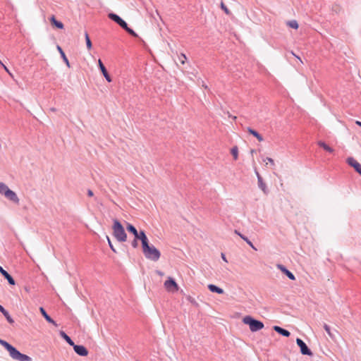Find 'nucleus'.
I'll use <instances>...</instances> for the list:
<instances>
[{
    "mask_svg": "<svg viewBox=\"0 0 361 361\" xmlns=\"http://www.w3.org/2000/svg\"><path fill=\"white\" fill-rule=\"evenodd\" d=\"M142 252L144 256L153 262H157L160 257L161 252L154 245H149L148 238L142 243Z\"/></svg>",
    "mask_w": 361,
    "mask_h": 361,
    "instance_id": "nucleus-1",
    "label": "nucleus"
},
{
    "mask_svg": "<svg viewBox=\"0 0 361 361\" xmlns=\"http://www.w3.org/2000/svg\"><path fill=\"white\" fill-rule=\"evenodd\" d=\"M0 344L8 351L10 356L13 359L19 361H31V358L29 356L22 354L8 342L0 339Z\"/></svg>",
    "mask_w": 361,
    "mask_h": 361,
    "instance_id": "nucleus-2",
    "label": "nucleus"
},
{
    "mask_svg": "<svg viewBox=\"0 0 361 361\" xmlns=\"http://www.w3.org/2000/svg\"><path fill=\"white\" fill-rule=\"evenodd\" d=\"M113 234L116 239L119 242H126L127 240V235L125 232L124 228L118 220L114 221L113 225Z\"/></svg>",
    "mask_w": 361,
    "mask_h": 361,
    "instance_id": "nucleus-3",
    "label": "nucleus"
},
{
    "mask_svg": "<svg viewBox=\"0 0 361 361\" xmlns=\"http://www.w3.org/2000/svg\"><path fill=\"white\" fill-rule=\"evenodd\" d=\"M243 322L249 326L251 331L255 332L264 328V324L258 320L253 319L250 316H246L243 319Z\"/></svg>",
    "mask_w": 361,
    "mask_h": 361,
    "instance_id": "nucleus-4",
    "label": "nucleus"
},
{
    "mask_svg": "<svg viewBox=\"0 0 361 361\" xmlns=\"http://www.w3.org/2000/svg\"><path fill=\"white\" fill-rule=\"evenodd\" d=\"M126 228L128 232L131 233L134 235L135 238L139 239L141 241V243L144 242V239L145 240L147 239V237L144 231H140L138 232L135 226H133L132 224H127Z\"/></svg>",
    "mask_w": 361,
    "mask_h": 361,
    "instance_id": "nucleus-5",
    "label": "nucleus"
},
{
    "mask_svg": "<svg viewBox=\"0 0 361 361\" xmlns=\"http://www.w3.org/2000/svg\"><path fill=\"white\" fill-rule=\"evenodd\" d=\"M164 286L166 291L169 293H176L178 290V286L177 283L171 277L164 282Z\"/></svg>",
    "mask_w": 361,
    "mask_h": 361,
    "instance_id": "nucleus-6",
    "label": "nucleus"
},
{
    "mask_svg": "<svg viewBox=\"0 0 361 361\" xmlns=\"http://www.w3.org/2000/svg\"><path fill=\"white\" fill-rule=\"evenodd\" d=\"M296 343L300 348V353L305 355H312V352L308 348L305 342L300 338L296 339Z\"/></svg>",
    "mask_w": 361,
    "mask_h": 361,
    "instance_id": "nucleus-7",
    "label": "nucleus"
},
{
    "mask_svg": "<svg viewBox=\"0 0 361 361\" xmlns=\"http://www.w3.org/2000/svg\"><path fill=\"white\" fill-rule=\"evenodd\" d=\"M346 161L361 176V164L353 157H348Z\"/></svg>",
    "mask_w": 361,
    "mask_h": 361,
    "instance_id": "nucleus-8",
    "label": "nucleus"
},
{
    "mask_svg": "<svg viewBox=\"0 0 361 361\" xmlns=\"http://www.w3.org/2000/svg\"><path fill=\"white\" fill-rule=\"evenodd\" d=\"M73 346V349H74L75 352L78 355H79L80 356H87L88 355V351L85 346L75 345V344Z\"/></svg>",
    "mask_w": 361,
    "mask_h": 361,
    "instance_id": "nucleus-9",
    "label": "nucleus"
},
{
    "mask_svg": "<svg viewBox=\"0 0 361 361\" xmlns=\"http://www.w3.org/2000/svg\"><path fill=\"white\" fill-rule=\"evenodd\" d=\"M8 200L12 201L13 202L16 204L19 203V198L18 197L16 193L13 192L11 190H9L6 192V195H4Z\"/></svg>",
    "mask_w": 361,
    "mask_h": 361,
    "instance_id": "nucleus-10",
    "label": "nucleus"
},
{
    "mask_svg": "<svg viewBox=\"0 0 361 361\" xmlns=\"http://www.w3.org/2000/svg\"><path fill=\"white\" fill-rule=\"evenodd\" d=\"M277 268L280 269L283 274H285L290 280H295V276L288 271L284 266L281 264H277Z\"/></svg>",
    "mask_w": 361,
    "mask_h": 361,
    "instance_id": "nucleus-11",
    "label": "nucleus"
},
{
    "mask_svg": "<svg viewBox=\"0 0 361 361\" xmlns=\"http://www.w3.org/2000/svg\"><path fill=\"white\" fill-rule=\"evenodd\" d=\"M0 273L8 280L11 285H15V281L12 276L0 266Z\"/></svg>",
    "mask_w": 361,
    "mask_h": 361,
    "instance_id": "nucleus-12",
    "label": "nucleus"
},
{
    "mask_svg": "<svg viewBox=\"0 0 361 361\" xmlns=\"http://www.w3.org/2000/svg\"><path fill=\"white\" fill-rule=\"evenodd\" d=\"M39 311L44 319L49 322L55 326H57L56 323L47 314L45 310L43 307H39Z\"/></svg>",
    "mask_w": 361,
    "mask_h": 361,
    "instance_id": "nucleus-13",
    "label": "nucleus"
},
{
    "mask_svg": "<svg viewBox=\"0 0 361 361\" xmlns=\"http://www.w3.org/2000/svg\"><path fill=\"white\" fill-rule=\"evenodd\" d=\"M274 330L277 333L283 335V336L288 337L290 336V332L279 326H274L273 327Z\"/></svg>",
    "mask_w": 361,
    "mask_h": 361,
    "instance_id": "nucleus-14",
    "label": "nucleus"
},
{
    "mask_svg": "<svg viewBox=\"0 0 361 361\" xmlns=\"http://www.w3.org/2000/svg\"><path fill=\"white\" fill-rule=\"evenodd\" d=\"M247 131L254 137H255L259 142H262L264 140L263 137L258 133L256 130L252 129L251 128H247Z\"/></svg>",
    "mask_w": 361,
    "mask_h": 361,
    "instance_id": "nucleus-15",
    "label": "nucleus"
},
{
    "mask_svg": "<svg viewBox=\"0 0 361 361\" xmlns=\"http://www.w3.org/2000/svg\"><path fill=\"white\" fill-rule=\"evenodd\" d=\"M50 22H51L52 25L56 27L59 29H63V24L61 22L58 21L56 19V18L54 17V16H52L50 18Z\"/></svg>",
    "mask_w": 361,
    "mask_h": 361,
    "instance_id": "nucleus-16",
    "label": "nucleus"
},
{
    "mask_svg": "<svg viewBox=\"0 0 361 361\" xmlns=\"http://www.w3.org/2000/svg\"><path fill=\"white\" fill-rule=\"evenodd\" d=\"M208 288L210 291L213 293H216L219 294H223L224 293V290L221 288L217 287L214 284H209Z\"/></svg>",
    "mask_w": 361,
    "mask_h": 361,
    "instance_id": "nucleus-17",
    "label": "nucleus"
},
{
    "mask_svg": "<svg viewBox=\"0 0 361 361\" xmlns=\"http://www.w3.org/2000/svg\"><path fill=\"white\" fill-rule=\"evenodd\" d=\"M256 173H257V178H258L259 187L264 193H266L267 192L266 184L263 182L262 178L260 176V175L259 174V173L257 172Z\"/></svg>",
    "mask_w": 361,
    "mask_h": 361,
    "instance_id": "nucleus-18",
    "label": "nucleus"
},
{
    "mask_svg": "<svg viewBox=\"0 0 361 361\" xmlns=\"http://www.w3.org/2000/svg\"><path fill=\"white\" fill-rule=\"evenodd\" d=\"M318 145L321 147H322L324 150H326V152H329V153H333L334 152V149L331 148V147H329L328 145H326L324 142L323 141H319L317 142Z\"/></svg>",
    "mask_w": 361,
    "mask_h": 361,
    "instance_id": "nucleus-19",
    "label": "nucleus"
},
{
    "mask_svg": "<svg viewBox=\"0 0 361 361\" xmlns=\"http://www.w3.org/2000/svg\"><path fill=\"white\" fill-rule=\"evenodd\" d=\"M57 49L59 50V53L61 54V56L63 61L66 63V66L68 67H70V63H69L68 59H67L65 53L63 52V51L62 50L61 47L57 46Z\"/></svg>",
    "mask_w": 361,
    "mask_h": 361,
    "instance_id": "nucleus-20",
    "label": "nucleus"
},
{
    "mask_svg": "<svg viewBox=\"0 0 361 361\" xmlns=\"http://www.w3.org/2000/svg\"><path fill=\"white\" fill-rule=\"evenodd\" d=\"M108 17L118 24H119L120 22L122 20V19L115 13H109Z\"/></svg>",
    "mask_w": 361,
    "mask_h": 361,
    "instance_id": "nucleus-21",
    "label": "nucleus"
},
{
    "mask_svg": "<svg viewBox=\"0 0 361 361\" xmlns=\"http://www.w3.org/2000/svg\"><path fill=\"white\" fill-rule=\"evenodd\" d=\"M60 335L61 336V337L63 338H64L66 342L71 345H74V343L73 342V341L71 339V338L64 332V331H61L60 332Z\"/></svg>",
    "mask_w": 361,
    "mask_h": 361,
    "instance_id": "nucleus-22",
    "label": "nucleus"
},
{
    "mask_svg": "<svg viewBox=\"0 0 361 361\" xmlns=\"http://www.w3.org/2000/svg\"><path fill=\"white\" fill-rule=\"evenodd\" d=\"M231 153L233 157L234 160H237L238 159V147L237 146H234L231 148Z\"/></svg>",
    "mask_w": 361,
    "mask_h": 361,
    "instance_id": "nucleus-23",
    "label": "nucleus"
},
{
    "mask_svg": "<svg viewBox=\"0 0 361 361\" xmlns=\"http://www.w3.org/2000/svg\"><path fill=\"white\" fill-rule=\"evenodd\" d=\"M85 41H86L87 48L88 50H90L92 49V42L90 39L89 35L87 32L85 33Z\"/></svg>",
    "mask_w": 361,
    "mask_h": 361,
    "instance_id": "nucleus-24",
    "label": "nucleus"
},
{
    "mask_svg": "<svg viewBox=\"0 0 361 361\" xmlns=\"http://www.w3.org/2000/svg\"><path fill=\"white\" fill-rule=\"evenodd\" d=\"M10 189L8 188V187L3 183H0V193L1 195H6V192H7L8 190H9Z\"/></svg>",
    "mask_w": 361,
    "mask_h": 361,
    "instance_id": "nucleus-25",
    "label": "nucleus"
},
{
    "mask_svg": "<svg viewBox=\"0 0 361 361\" xmlns=\"http://www.w3.org/2000/svg\"><path fill=\"white\" fill-rule=\"evenodd\" d=\"M286 24L290 27L295 29V30H297L299 27L298 23L295 20L288 21Z\"/></svg>",
    "mask_w": 361,
    "mask_h": 361,
    "instance_id": "nucleus-26",
    "label": "nucleus"
},
{
    "mask_svg": "<svg viewBox=\"0 0 361 361\" xmlns=\"http://www.w3.org/2000/svg\"><path fill=\"white\" fill-rule=\"evenodd\" d=\"M98 66H99V68L101 70L103 75H106V73H108V72H107L104 65L103 64L102 61H101V59L98 60Z\"/></svg>",
    "mask_w": 361,
    "mask_h": 361,
    "instance_id": "nucleus-27",
    "label": "nucleus"
},
{
    "mask_svg": "<svg viewBox=\"0 0 361 361\" xmlns=\"http://www.w3.org/2000/svg\"><path fill=\"white\" fill-rule=\"evenodd\" d=\"M1 312L4 315V317L10 324H13L14 322L13 319L11 318L9 313L5 309Z\"/></svg>",
    "mask_w": 361,
    "mask_h": 361,
    "instance_id": "nucleus-28",
    "label": "nucleus"
},
{
    "mask_svg": "<svg viewBox=\"0 0 361 361\" xmlns=\"http://www.w3.org/2000/svg\"><path fill=\"white\" fill-rule=\"evenodd\" d=\"M263 161L265 163L266 166H267L269 164L271 166H275V162H274V159L272 158L267 157L266 159H264L263 160Z\"/></svg>",
    "mask_w": 361,
    "mask_h": 361,
    "instance_id": "nucleus-29",
    "label": "nucleus"
},
{
    "mask_svg": "<svg viewBox=\"0 0 361 361\" xmlns=\"http://www.w3.org/2000/svg\"><path fill=\"white\" fill-rule=\"evenodd\" d=\"M221 8L227 15L231 14V11L228 10V8L226 7V6L224 4V2L221 3Z\"/></svg>",
    "mask_w": 361,
    "mask_h": 361,
    "instance_id": "nucleus-30",
    "label": "nucleus"
},
{
    "mask_svg": "<svg viewBox=\"0 0 361 361\" xmlns=\"http://www.w3.org/2000/svg\"><path fill=\"white\" fill-rule=\"evenodd\" d=\"M178 59L182 64H184L187 61V57L184 54H180V56H178Z\"/></svg>",
    "mask_w": 361,
    "mask_h": 361,
    "instance_id": "nucleus-31",
    "label": "nucleus"
},
{
    "mask_svg": "<svg viewBox=\"0 0 361 361\" xmlns=\"http://www.w3.org/2000/svg\"><path fill=\"white\" fill-rule=\"evenodd\" d=\"M122 28H123L125 30L128 27L127 23L122 19V20L118 24Z\"/></svg>",
    "mask_w": 361,
    "mask_h": 361,
    "instance_id": "nucleus-32",
    "label": "nucleus"
},
{
    "mask_svg": "<svg viewBox=\"0 0 361 361\" xmlns=\"http://www.w3.org/2000/svg\"><path fill=\"white\" fill-rule=\"evenodd\" d=\"M126 32H128L130 35H133V37H137V35L130 27H128L126 30Z\"/></svg>",
    "mask_w": 361,
    "mask_h": 361,
    "instance_id": "nucleus-33",
    "label": "nucleus"
},
{
    "mask_svg": "<svg viewBox=\"0 0 361 361\" xmlns=\"http://www.w3.org/2000/svg\"><path fill=\"white\" fill-rule=\"evenodd\" d=\"M106 239H107V240H108V243H109V245L110 248L112 250V251H114V252H116V250H115V248H114V245H112L111 241V240L109 239V236H106Z\"/></svg>",
    "mask_w": 361,
    "mask_h": 361,
    "instance_id": "nucleus-34",
    "label": "nucleus"
},
{
    "mask_svg": "<svg viewBox=\"0 0 361 361\" xmlns=\"http://www.w3.org/2000/svg\"><path fill=\"white\" fill-rule=\"evenodd\" d=\"M138 240L139 239L134 238V240L132 241L131 245H132V246L134 248H137V246H138V242H137Z\"/></svg>",
    "mask_w": 361,
    "mask_h": 361,
    "instance_id": "nucleus-35",
    "label": "nucleus"
},
{
    "mask_svg": "<svg viewBox=\"0 0 361 361\" xmlns=\"http://www.w3.org/2000/svg\"><path fill=\"white\" fill-rule=\"evenodd\" d=\"M324 328L325 331H326V333H327L330 336H331V330H330L329 326L327 324H324Z\"/></svg>",
    "mask_w": 361,
    "mask_h": 361,
    "instance_id": "nucleus-36",
    "label": "nucleus"
},
{
    "mask_svg": "<svg viewBox=\"0 0 361 361\" xmlns=\"http://www.w3.org/2000/svg\"><path fill=\"white\" fill-rule=\"evenodd\" d=\"M2 66L3 68H4V70L11 76L13 77V74L10 72V71L8 70V68L4 65V64H2Z\"/></svg>",
    "mask_w": 361,
    "mask_h": 361,
    "instance_id": "nucleus-37",
    "label": "nucleus"
},
{
    "mask_svg": "<svg viewBox=\"0 0 361 361\" xmlns=\"http://www.w3.org/2000/svg\"><path fill=\"white\" fill-rule=\"evenodd\" d=\"M104 77L109 82H111V78L110 77L109 73H106V75H104Z\"/></svg>",
    "mask_w": 361,
    "mask_h": 361,
    "instance_id": "nucleus-38",
    "label": "nucleus"
},
{
    "mask_svg": "<svg viewBox=\"0 0 361 361\" xmlns=\"http://www.w3.org/2000/svg\"><path fill=\"white\" fill-rule=\"evenodd\" d=\"M235 233H236L237 235H238L242 239L244 240V238H245V236H244L243 235H242L241 233H240L237 230L235 231Z\"/></svg>",
    "mask_w": 361,
    "mask_h": 361,
    "instance_id": "nucleus-39",
    "label": "nucleus"
},
{
    "mask_svg": "<svg viewBox=\"0 0 361 361\" xmlns=\"http://www.w3.org/2000/svg\"><path fill=\"white\" fill-rule=\"evenodd\" d=\"M87 195H88L89 197H92V196L94 195V193H93L92 190H87Z\"/></svg>",
    "mask_w": 361,
    "mask_h": 361,
    "instance_id": "nucleus-40",
    "label": "nucleus"
},
{
    "mask_svg": "<svg viewBox=\"0 0 361 361\" xmlns=\"http://www.w3.org/2000/svg\"><path fill=\"white\" fill-rule=\"evenodd\" d=\"M247 244H248V245H250L252 249H254V250H257V249H256V247L253 245V244L252 243V242H251V241L248 242V243H247Z\"/></svg>",
    "mask_w": 361,
    "mask_h": 361,
    "instance_id": "nucleus-41",
    "label": "nucleus"
},
{
    "mask_svg": "<svg viewBox=\"0 0 361 361\" xmlns=\"http://www.w3.org/2000/svg\"><path fill=\"white\" fill-rule=\"evenodd\" d=\"M221 257L224 261H225L226 262H228L224 254H223V253L221 254Z\"/></svg>",
    "mask_w": 361,
    "mask_h": 361,
    "instance_id": "nucleus-42",
    "label": "nucleus"
},
{
    "mask_svg": "<svg viewBox=\"0 0 361 361\" xmlns=\"http://www.w3.org/2000/svg\"><path fill=\"white\" fill-rule=\"evenodd\" d=\"M355 123H356L357 126H360V127H361V121H355Z\"/></svg>",
    "mask_w": 361,
    "mask_h": 361,
    "instance_id": "nucleus-43",
    "label": "nucleus"
},
{
    "mask_svg": "<svg viewBox=\"0 0 361 361\" xmlns=\"http://www.w3.org/2000/svg\"><path fill=\"white\" fill-rule=\"evenodd\" d=\"M244 240H245L247 243H248V242H250V240H248V238H246V237H245V238H244Z\"/></svg>",
    "mask_w": 361,
    "mask_h": 361,
    "instance_id": "nucleus-44",
    "label": "nucleus"
},
{
    "mask_svg": "<svg viewBox=\"0 0 361 361\" xmlns=\"http://www.w3.org/2000/svg\"><path fill=\"white\" fill-rule=\"evenodd\" d=\"M244 240H245L247 243H248V242H250V240H248V238H246V237H245V238H244Z\"/></svg>",
    "mask_w": 361,
    "mask_h": 361,
    "instance_id": "nucleus-45",
    "label": "nucleus"
},
{
    "mask_svg": "<svg viewBox=\"0 0 361 361\" xmlns=\"http://www.w3.org/2000/svg\"><path fill=\"white\" fill-rule=\"evenodd\" d=\"M4 310V307L0 305V312L3 311Z\"/></svg>",
    "mask_w": 361,
    "mask_h": 361,
    "instance_id": "nucleus-46",
    "label": "nucleus"
},
{
    "mask_svg": "<svg viewBox=\"0 0 361 361\" xmlns=\"http://www.w3.org/2000/svg\"><path fill=\"white\" fill-rule=\"evenodd\" d=\"M297 58L300 61V62H302V61H301V59H300V57L297 56Z\"/></svg>",
    "mask_w": 361,
    "mask_h": 361,
    "instance_id": "nucleus-47",
    "label": "nucleus"
},
{
    "mask_svg": "<svg viewBox=\"0 0 361 361\" xmlns=\"http://www.w3.org/2000/svg\"><path fill=\"white\" fill-rule=\"evenodd\" d=\"M0 64L2 66V64H4V63L0 61Z\"/></svg>",
    "mask_w": 361,
    "mask_h": 361,
    "instance_id": "nucleus-48",
    "label": "nucleus"
}]
</instances>
